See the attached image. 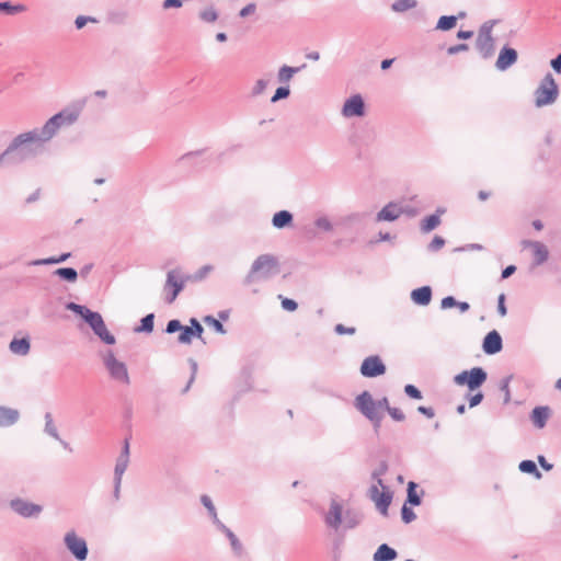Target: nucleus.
I'll list each match as a JSON object with an SVG mask.
<instances>
[{"mask_svg": "<svg viewBox=\"0 0 561 561\" xmlns=\"http://www.w3.org/2000/svg\"><path fill=\"white\" fill-rule=\"evenodd\" d=\"M45 142L37 128L21 133L2 151V158L5 159L8 168L20 165L42 153Z\"/></svg>", "mask_w": 561, "mask_h": 561, "instance_id": "obj_1", "label": "nucleus"}, {"mask_svg": "<svg viewBox=\"0 0 561 561\" xmlns=\"http://www.w3.org/2000/svg\"><path fill=\"white\" fill-rule=\"evenodd\" d=\"M278 273V260L272 254L259 255L244 277V284L267 280Z\"/></svg>", "mask_w": 561, "mask_h": 561, "instance_id": "obj_2", "label": "nucleus"}, {"mask_svg": "<svg viewBox=\"0 0 561 561\" xmlns=\"http://www.w3.org/2000/svg\"><path fill=\"white\" fill-rule=\"evenodd\" d=\"M79 115V110L67 107L51 116L43 127L37 128L42 140L47 142L53 139L60 128L73 125L78 121Z\"/></svg>", "mask_w": 561, "mask_h": 561, "instance_id": "obj_3", "label": "nucleus"}, {"mask_svg": "<svg viewBox=\"0 0 561 561\" xmlns=\"http://www.w3.org/2000/svg\"><path fill=\"white\" fill-rule=\"evenodd\" d=\"M535 105L543 107L553 104L559 95V88L552 75L548 72L540 81L538 88L534 92Z\"/></svg>", "mask_w": 561, "mask_h": 561, "instance_id": "obj_4", "label": "nucleus"}, {"mask_svg": "<svg viewBox=\"0 0 561 561\" xmlns=\"http://www.w3.org/2000/svg\"><path fill=\"white\" fill-rule=\"evenodd\" d=\"M488 379V374L482 367H473L462 370L454 376L457 386H467L470 391L479 389Z\"/></svg>", "mask_w": 561, "mask_h": 561, "instance_id": "obj_5", "label": "nucleus"}, {"mask_svg": "<svg viewBox=\"0 0 561 561\" xmlns=\"http://www.w3.org/2000/svg\"><path fill=\"white\" fill-rule=\"evenodd\" d=\"M103 363L112 379L129 385L130 379L125 363L118 360L112 351L104 354Z\"/></svg>", "mask_w": 561, "mask_h": 561, "instance_id": "obj_6", "label": "nucleus"}, {"mask_svg": "<svg viewBox=\"0 0 561 561\" xmlns=\"http://www.w3.org/2000/svg\"><path fill=\"white\" fill-rule=\"evenodd\" d=\"M64 543L68 551L78 560L84 561L89 554L85 539L79 537L75 530H69L64 537Z\"/></svg>", "mask_w": 561, "mask_h": 561, "instance_id": "obj_7", "label": "nucleus"}, {"mask_svg": "<svg viewBox=\"0 0 561 561\" xmlns=\"http://www.w3.org/2000/svg\"><path fill=\"white\" fill-rule=\"evenodd\" d=\"M9 507L16 515L23 518H37L43 512V506L39 504H35L22 497L12 499L9 502Z\"/></svg>", "mask_w": 561, "mask_h": 561, "instance_id": "obj_8", "label": "nucleus"}, {"mask_svg": "<svg viewBox=\"0 0 561 561\" xmlns=\"http://www.w3.org/2000/svg\"><path fill=\"white\" fill-rule=\"evenodd\" d=\"M354 407L358 410L367 420H377V415L381 414L376 405V402L368 391H363L354 400Z\"/></svg>", "mask_w": 561, "mask_h": 561, "instance_id": "obj_9", "label": "nucleus"}, {"mask_svg": "<svg viewBox=\"0 0 561 561\" xmlns=\"http://www.w3.org/2000/svg\"><path fill=\"white\" fill-rule=\"evenodd\" d=\"M387 367L380 356L370 355L366 357L359 368L362 376L366 378H376L385 375Z\"/></svg>", "mask_w": 561, "mask_h": 561, "instance_id": "obj_10", "label": "nucleus"}, {"mask_svg": "<svg viewBox=\"0 0 561 561\" xmlns=\"http://www.w3.org/2000/svg\"><path fill=\"white\" fill-rule=\"evenodd\" d=\"M187 278L188 277H182L176 270L168 272L164 289L168 290L171 288V291L167 295V302L171 304L175 300L178 295L183 290Z\"/></svg>", "mask_w": 561, "mask_h": 561, "instance_id": "obj_11", "label": "nucleus"}, {"mask_svg": "<svg viewBox=\"0 0 561 561\" xmlns=\"http://www.w3.org/2000/svg\"><path fill=\"white\" fill-rule=\"evenodd\" d=\"M379 493L378 485H371L369 488V496L373 501H375L377 508L381 514L387 515L388 508L392 501V492L386 485V489Z\"/></svg>", "mask_w": 561, "mask_h": 561, "instance_id": "obj_12", "label": "nucleus"}, {"mask_svg": "<svg viewBox=\"0 0 561 561\" xmlns=\"http://www.w3.org/2000/svg\"><path fill=\"white\" fill-rule=\"evenodd\" d=\"M345 117H362L365 115V102L360 94L348 98L342 108Z\"/></svg>", "mask_w": 561, "mask_h": 561, "instance_id": "obj_13", "label": "nucleus"}, {"mask_svg": "<svg viewBox=\"0 0 561 561\" xmlns=\"http://www.w3.org/2000/svg\"><path fill=\"white\" fill-rule=\"evenodd\" d=\"M518 59L517 50L508 45L501 48L499 57L495 61V67L500 71H505L511 68Z\"/></svg>", "mask_w": 561, "mask_h": 561, "instance_id": "obj_14", "label": "nucleus"}, {"mask_svg": "<svg viewBox=\"0 0 561 561\" xmlns=\"http://www.w3.org/2000/svg\"><path fill=\"white\" fill-rule=\"evenodd\" d=\"M503 341L500 333L495 330L490 331L483 339L482 350L488 355H494L502 351Z\"/></svg>", "mask_w": 561, "mask_h": 561, "instance_id": "obj_15", "label": "nucleus"}, {"mask_svg": "<svg viewBox=\"0 0 561 561\" xmlns=\"http://www.w3.org/2000/svg\"><path fill=\"white\" fill-rule=\"evenodd\" d=\"M342 515H343V507L342 505L336 502L335 500H332L330 510L325 515V524L333 528L339 529V527L342 525Z\"/></svg>", "mask_w": 561, "mask_h": 561, "instance_id": "obj_16", "label": "nucleus"}, {"mask_svg": "<svg viewBox=\"0 0 561 561\" xmlns=\"http://www.w3.org/2000/svg\"><path fill=\"white\" fill-rule=\"evenodd\" d=\"M524 248H531L534 253V263L535 265L543 264L549 257V251L547 247L539 241H523Z\"/></svg>", "mask_w": 561, "mask_h": 561, "instance_id": "obj_17", "label": "nucleus"}, {"mask_svg": "<svg viewBox=\"0 0 561 561\" xmlns=\"http://www.w3.org/2000/svg\"><path fill=\"white\" fill-rule=\"evenodd\" d=\"M551 415V409L548 405H539L533 409L530 420L535 427L543 428Z\"/></svg>", "mask_w": 561, "mask_h": 561, "instance_id": "obj_18", "label": "nucleus"}, {"mask_svg": "<svg viewBox=\"0 0 561 561\" xmlns=\"http://www.w3.org/2000/svg\"><path fill=\"white\" fill-rule=\"evenodd\" d=\"M402 210L399 208V206L394 203H388L385 207L381 208L377 213L376 220L377 221H394L397 220Z\"/></svg>", "mask_w": 561, "mask_h": 561, "instance_id": "obj_19", "label": "nucleus"}, {"mask_svg": "<svg viewBox=\"0 0 561 561\" xmlns=\"http://www.w3.org/2000/svg\"><path fill=\"white\" fill-rule=\"evenodd\" d=\"M20 419V412L16 409L0 405V427L14 425Z\"/></svg>", "mask_w": 561, "mask_h": 561, "instance_id": "obj_20", "label": "nucleus"}, {"mask_svg": "<svg viewBox=\"0 0 561 561\" xmlns=\"http://www.w3.org/2000/svg\"><path fill=\"white\" fill-rule=\"evenodd\" d=\"M432 288L422 286L411 291V299L417 306H427L432 300Z\"/></svg>", "mask_w": 561, "mask_h": 561, "instance_id": "obj_21", "label": "nucleus"}, {"mask_svg": "<svg viewBox=\"0 0 561 561\" xmlns=\"http://www.w3.org/2000/svg\"><path fill=\"white\" fill-rule=\"evenodd\" d=\"M445 213L444 208L438 207L435 211V214H432L427 217H425L421 221V231L423 233H428L433 231L435 228H437L440 225V215Z\"/></svg>", "mask_w": 561, "mask_h": 561, "instance_id": "obj_22", "label": "nucleus"}, {"mask_svg": "<svg viewBox=\"0 0 561 561\" xmlns=\"http://www.w3.org/2000/svg\"><path fill=\"white\" fill-rule=\"evenodd\" d=\"M476 47L483 59H489L495 51V39L493 38H477Z\"/></svg>", "mask_w": 561, "mask_h": 561, "instance_id": "obj_23", "label": "nucleus"}, {"mask_svg": "<svg viewBox=\"0 0 561 561\" xmlns=\"http://www.w3.org/2000/svg\"><path fill=\"white\" fill-rule=\"evenodd\" d=\"M9 350L15 355H27L31 350L30 339L27 336L21 339L14 337L9 344Z\"/></svg>", "mask_w": 561, "mask_h": 561, "instance_id": "obj_24", "label": "nucleus"}, {"mask_svg": "<svg viewBox=\"0 0 561 561\" xmlns=\"http://www.w3.org/2000/svg\"><path fill=\"white\" fill-rule=\"evenodd\" d=\"M398 557V552L387 543L380 545L374 553V561H393Z\"/></svg>", "mask_w": 561, "mask_h": 561, "instance_id": "obj_25", "label": "nucleus"}, {"mask_svg": "<svg viewBox=\"0 0 561 561\" xmlns=\"http://www.w3.org/2000/svg\"><path fill=\"white\" fill-rule=\"evenodd\" d=\"M294 216L288 210H279L274 214L272 225L277 229H284L293 224Z\"/></svg>", "mask_w": 561, "mask_h": 561, "instance_id": "obj_26", "label": "nucleus"}, {"mask_svg": "<svg viewBox=\"0 0 561 561\" xmlns=\"http://www.w3.org/2000/svg\"><path fill=\"white\" fill-rule=\"evenodd\" d=\"M362 520V514L354 510H346L342 515V524L345 529H353L359 525Z\"/></svg>", "mask_w": 561, "mask_h": 561, "instance_id": "obj_27", "label": "nucleus"}, {"mask_svg": "<svg viewBox=\"0 0 561 561\" xmlns=\"http://www.w3.org/2000/svg\"><path fill=\"white\" fill-rule=\"evenodd\" d=\"M305 67H306L305 64L302 66H300V67H290V66H287V65L282 66L279 68V70H278V73H277L278 82H280V83L289 82L290 79L293 78V76L295 73L299 72Z\"/></svg>", "mask_w": 561, "mask_h": 561, "instance_id": "obj_28", "label": "nucleus"}, {"mask_svg": "<svg viewBox=\"0 0 561 561\" xmlns=\"http://www.w3.org/2000/svg\"><path fill=\"white\" fill-rule=\"evenodd\" d=\"M54 275L58 276L60 279L75 283L78 279V272L73 267H59L54 271Z\"/></svg>", "mask_w": 561, "mask_h": 561, "instance_id": "obj_29", "label": "nucleus"}, {"mask_svg": "<svg viewBox=\"0 0 561 561\" xmlns=\"http://www.w3.org/2000/svg\"><path fill=\"white\" fill-rule=\"evenodd\" d=\"M458 21V16L455 15H442L437 23H436V30L447 32L453 30Z\"/></svg>", "mask_w": 561, "mask_h": 561, "instance_id": "obj_30", "label": "nucleus"}, {"mask_svg": "<svg viewBox=\"0 0 561 561\" xmlns=\"http://www.w3.org/2000/svg\"><path fill=\"white\" fill-rule=\"evenodd\" d=\"M93 333L107 345H113L116 342L115 336L108 332L104 322L100 324L98 328H95V330H93Z\"/></svg>", "mask_w": 561, "mask_h": 561, "instance_id": "obj_31", "label": "nucleus"}, {"mask_svg": "<svg viewBox=\"0 0 561 561\" xmlns=\"http://www.w3.org/2000/svg\"><path fill=\"white\" fill-rule=\"evenodd\" d=\"M416 488H417V484L415 482L410 481L408 483L407 503H409L413 506H419L422 503L421 495L416 492Z\"/></svg>", "mask_w": 561, "mask_h": 561, "instance_id": "obj_32", "label": "nucleus"}, {"mask_svg": "<svg viewBox=\"0 0 561 561\" xmlns=\"http://www.w3.org/2000/svg\"><path fill=\"white\" fill-rule=\"evenodd\" d=\"M25 10H26V7L21 3L12 4L10 1L0 2V12H3L8 15H14V14L24 12Z\"/></svg>", "mask_w": 561, "mask_h": 561, "instance_id": "obj_33", "label": "nucleus"}, {"mask_svg": "<svg viewBox=\"0 0 561 561\" xmlns=\"http://www.w3.org/2000/svg\"><path fill=\"white\" fill-rule=\"evenodd\" d=\"M518 468L522 472L533 474L535 478L540 479L541 472L538 470L537 465L533 460H523L519 462Z\"/></svg>", "mask_w": 561, "mask_h": 561, "instance_id": "obj_34", "label": "nucleus"}, {"mask_svg": "<svg viewBox=\"0 0 561 561\" xmlns=\"http://www.w3.org/2000/svg\"><path fill=\"white\" fill-rule=\"evenodd\" d=\"M154 327V314L148 313L140 320V325L135 328V332L151 333Z\"/></svg>", "mask_w": 561, "mask_h": 561, "instance_id": "obj_35", "label": "nucleus"}, {"mask_svg": "<svg viewBox=\"0 0 561 561\" xmlns=\"http://www.w3.org/2000/svg\"><path fill=\"white\" fill-rule=\"evenodd\" d=\"M388 471V463L386 460L380 461L379 466L371 472V479L377 482L376 485L381 486L382 489H386V485L383 484V481L381 479L382 476H385Z\"/></svg>", "mask_w": 561, "mask_h": 561, "instance_id": "obj_36", "label": "nucleus"}, {"mask_svg": "<svg viewBox=\"0 0 561 561\" xmlns=\"http://www.w3.org/2000/svg\"><path fill=\"white\" fill-rule=\"evenodd\" d=\"M416 5H417V1L416 0H396L391 4V9L394 12L402 13V12H405L408 10L414 9Z\"/></svg>", "mask_w": 561, "mask_h": 561, "instance_id": "obj_37", "label": "nucleus"}, {"mask_svg": "<svg viewBox=\"0 0 561 561\" xmlns=\"http://www.w3.org/2000/svg\"><path fill=\"white\" fill-rule=\"evenodd\" d=\"M201 502L206 507L214 525H216L218 522H220V519L218 518V515H217L216 507H215L211 499L208 495L204 494L201 496Z\"/></svg>", "mask_w": 561, "mask_h": 561, "instance_id": "obj_38", "label": "nucleus"}, {"mask_svg": "<svg viewBox=\"0 0 561 561\" xmlns=\"http://www.w3.org/2000/svg\"><path fill=\"white\" fill-rule=\"evenodd\" d=\"M45 427L44 432L55 439H59V433L54 424L53 415L50 412L45 413Z\"/></svg>", "mask_w": 561, "mask_h": 561, "instance_id": "obj_39", "label": "nucleus"}, {"mask_svg": "<svg viewBox=\"0 0 561 561\" xmlns=\"http://www.w3.org/2000/svg\"><path fill=\"white\" fill-rule=\"evenodd\" d=\"M83 320L90 325L92 331L104 322L102 316L96 311H92L91 309L89 310Z\"/></svg>", "mask_w": 561, "mask_h": 561, "instance_id": "obj_40", "label": "nucleus"}, {"mask_svg": "<svg viewBox=\"0 0 561 561\" xmlns=\"http://www.w3.org/2000/svg\"><path fill=\"white\" fill-rule=\"evenodd\" d=\"M199 19L206 23H213L218 19V12L214 7L206 8L199 12Z\"/></svg>", "mask_w": 561, "mask_h": 561, "instance_id": "obj_41", "label": "nucleus"}, {"mask_svg": "<svg viewBox=\"0 0 561 561\" xmlns=\"http://www.w3.org/2000/svg\"><path fill=\"white\" fill-rule=\"evenodd\" d=\"M204 322L210 325L217 333L226 334V329L220 320L214 318L213 316H206L204 318Z\"/></svg>", "mask_w": 561, "mask_h": 561, "instance_id": "obj_42", "label": "nucleus"}, {"mask_svg": "<svg viewBox=\"0 0 561 561\" xmlns=\"http://www.w3.org/2000/svg\"><path fill=\"white\" fill-rule=\"evenodd\" d=\"M129 460L117 458L114 469V480H122L124 472L127 469Z\"/></svg>", "mask_w": 561, "mask_h": 561, "instance_id": "obj_43", "label": "nucleus"}, {"mask_svg": "<svg viewBox=\"0 0 561 561\" xmlns=\"http://www.w3.org/2000/svg\"><path fill=\"white\" fill-rule=\"evenodd\" d=\"M495 21H488L483 23L479 30L477 38H493L492 30Z\"/></svg>", "mask_w": 561, "mask_h": 561, "instance_id": "obj_44", "label": "nucleus"}, {"mask_svg": "<svg viewBox=\"0 0 561 561\" xmlns=\"http://www.w3.org/2000/svg\"><path fill=\"white\" fill-rule=\"evenodd\" d=\"M314 226L325 232L332 231L333 225L327 216L318 217L314 220Z\"/></svg>", "mask_w": 561, "mask_h": 561, "instance_id": "obj_45", "label": "nucleus"}, {"mask_svg": "<svg viewBox=\"0 0 561 561\" xmlns=\"http://www.w3.org/2000/svg\"><path fill=\"white\" fill-rule=\"evenodd\" d=\"M290 94V89L288 85L286 87H278L274 93V95L271 99L272 103H276L280 100L287 99Z\"/></svg>", "mask_w": 561, "mask_h": 561, "instance_id": "obj_46", "label": "nucleus"}, {"mask_svg": "<svg viewBox=\"0 0 561 561\" xmlns=\"http://www.w3.org/2000/svg\"><path fill=\"white\" fill-rule=\"evenodd\" d=\"M66 308L70 311L75 312L76 314L80 316L82 319H84V317L87 316V313L90 310L88 307L78 305L76 302H68L66 305Z\"/></svg>", "mask_w": 561, "mask_h": 561, "instance_id": "obj_47", "label": "nucleus"}, {"mask_svg": "<svg viewBox=\"0 0 561 561\" xmlns=\"http://www.w3.org/2000/svg\"><path fill=\"white\" fill-rule=\"evenodd\" d=\"M66 308L70 311L75 312L76 314L80 316L82 319H84V317L87 316V313L90 310L88 307L78 305L76 302H68L66 305Z\"/></svg>", "mask_w": 561, "mask_h": 561, "instance_id": "obj_48", "label": "nucleus"}, {"mask_svg": "<svg viewBox=\"0 0 561 561\" xmlns=\"http://www.w3.org/2000/svg\"><path fill=\"white\" fill-rule=\"evenodd\" d=\"M188 364H190V367H191V377H190V379L187 381V385L183 389V393H185V392H187L190 390L192 383L195 380V377H196V374H197V369H198V365H197V362L195 359L188 358Z\"/></svg>", "mask_w": 561, "mask_h": 561, "instance_id": "obj_49", "label": "nucleus"}, {"mask_svg": "<svg viewBox=\"0 0 561 561\" xmlns=\"http://www.w3.org/2000/svg\"><path fill=\"white\" fill-rule=\"evenodd\" d=\"M446 241L440 236H435L432 241L427 244V250L430 252H438L440 249L444 248Z\"/></svg>", "mask_w": 561, "mask_h": 561, "instance_id": "obj_50", "label": "nucleus"}, {"mask_svg": "<svg viewBox=\"0 0 561 561\" xmlns=\"http://www.w3.org/2000/svg\"><path fill=\"white\" fill-rule=\"evenodd\" d=\"M513 376L510 375L502 379L500 389L504 392V402L507 403L511 400V391H510V382L512 380Z\"/></svg>", "mask_w": 561, "mask_h": 561, "instance_id": "obj_51", "label": "nucleus"}, {"mask_svg": "<svg viewBox=\"0 0 561 561\" xmlns=\"http://www.w3.org/2000/svg\"><path fill=\"white\" fill-rule=\"evenodd\" d=\"M404 393L409 398L415 399V400H421L423 398L422 392L420 391V389L417 387H415L414 385H411V383L404 386Z\"/></svg>", "mask_w": 561, "mask_h": 561, "instance_id": "obj_52", "label": "nucleus"}, {"mask_svg": "<svg viewBox=\"0 0 561 561\" xmlns=\"http://www.w3.org/2000/svg\"><path fill=\"white\" fill-rule=\"evenodd\" d=\"M192 332L191 329L186 325H183V329L180 330V335L178 336V342L181 344H191L192 342Z\"/></svg>", "mask_w": 561, "mask_h": 561, "instance_id": "obj_53", "label": "nucleus"}, {"mask_svg": "<svg viewBox=\"0 0 561 561\" xmlns=\"http://www.w3.org/2000/svg\"><path fill=\"white\" fill-rule=\"evenodd\" d=\"M401 517L405 524H409L416 518V515L411 507L407 506L405 503L401 508Z\"/></svg>", "mask_w": 561, "mask_h": 561, "instance_id": "obj_54", "label": "nucleus"}, {"mask_svg": "<svg viewBox=\"0 0 561 561\" xmlns=\"http://www.w3.org/2000/svg\"><path fill=\"white\" fill-rule=\"evenodd\" d=\"M183 329V324L178 319H172L167 323L165 332L169 334L180 332V330Z\"/></svg>", "mask_w": 561, "mask_h": 561, "instance_id": "obj_55", "label": "nucleus"}, {"mask_svg": "<svg viewBox=\"0 0 561 561\" xmlns=\"http://www.w3.org/2000/svg\"><path fill=\"white\" fill-rule=\"evenodd\" d=\"M228 540L230 541V546H231V549L233 550L234 554L240 557L243 552V546L240 542V540L238 539V537L236 535H232V536H230V539H228Z\"/></svg>", "mask_w": 561, "mask_h": 561, "instance_id": "obj_56", "label": "nucleus"}, {"mask_svg": "<svg viewBox=\"0 0 561 561\" xmlns=\"http://www.w3.org/2000/svg\"><path fill=\"white\" fill-rule=\"evenodd\" d=\"M334 332L336 334H339V335H343V334L353 335L356 332V328H354V327H345L344 324L337 323L334 327Z\"/></svg>", "mask_w": 561, "mask_h": 561, "instance_id": "obj_57", "label": "nucleus"}, {"mask_svg": "<svg viewBox=\"0 0 561 561\" xmlns=\"http://www.w3.org/2000/svg\"><path fill=\"white\" fill-rule=\"evenodd\" d=\"M266 87H267V81L264 79H259L252 89V95L256 96V95L262 94L264 92V90L266 89Z\"/></svg>", "mask_w": 561, "mask_h": 561, "instance_id": "obj_58", "label": "nucleus"}, {"mask_svg": "<svg viewBox=\"0 0 561 561\" xmlns=\"http://www.w3.org/2000/svg\"><path fill=\"white\" fill-rule=\"evenodd\" d=\"M468 49H469V45L465 44V43H461V44H457V45H454V46H449L447 48V54L453 56V55L459 54L461 51H467Z\"/></svg>", "mask_w": 561, "mask_h": 561, "instance_id": "obj_59", "label": "nucleus"}, {"mask_svg": "<svg viewBox=\"0 0 561 561\" xmlns=\"http://www.w3.org/2000/svg\"><path fill=\"white\" fill-rule=\"evenodd\" d=\"M388 413L389 415L397 422H402L405 420V415L404 413L398 409V408H393L391 407L389 410H388Z\"/></svg>", "mask_w": 561, "mask_h": 561, "instance_id": "obj_60", "label": "nucleus"}, {"mask_svg": "<svg viewBox=\"0 0 561 561\" xmlns=\"http://www.w3.org/2000/svg\"><path fill=\"white\" fill-rule=\"evenodd\" d=\"M282 307L284 310L293 312L298 308V304L294 299L283 298Z\"/></svg>", "mask_w": 561, "mask_h": 561, "instance_id": "obj_61", "label": "nucleus"}, {"mask_svg": "<svg viewBox=\"0 0 561 561\" xmlns=\"http://www.w3.org/2000/svg\"><path fill=\"white\" fill-rule=\"evenodd\" d=\"M88 22H96V20L91 16L79 15L75 20V25L78 30H81Z\"/></svg>", "mask_w": 561, "mask_h": 561, "instance_id": "obj_62", "label": "nucleus"}, {"mask_svg": "<svg viewBox=\"0 0 561 561\" xmlns=\"http://www.w3.org/2000/svg\"><path fill=\"white\" fill-rule=\"evenodd\" d=\"M457 300L454 296H446L440 301L442 309H449L456 307Z\"/></svg>", "mask_w": 561, "mask_h": 561, "instance_id": "obj_63", "label": "nucleus"}, {"mask_svg": "<svg viewBox=\"0 0 561 561\" xmlns=\"http://www.w3.org/2000/svg\"><path fill=\"white\" fill-rule=\"evenodd\" d=\"M550 66L557 73L561 72V54L551 59Z\"/></svg>", "mask_w": 561, "mask_h": 561, "instance_id": "obj_64", "label": "nucleus"}]
</instances>
